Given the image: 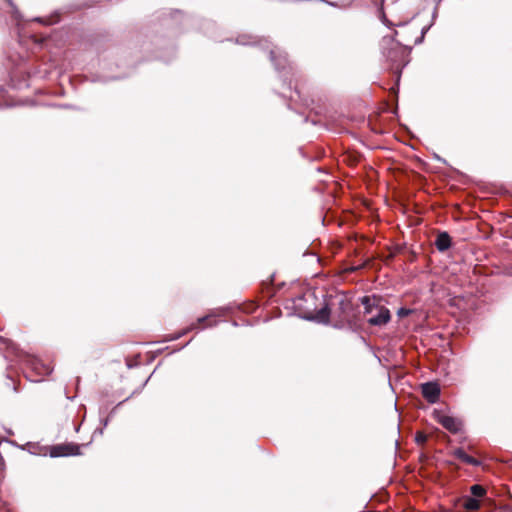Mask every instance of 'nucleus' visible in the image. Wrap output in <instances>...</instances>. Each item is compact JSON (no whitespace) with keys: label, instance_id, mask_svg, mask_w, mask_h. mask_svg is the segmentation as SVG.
I'll use <instances>...</instances> for the list:
<instances>
[{"label":"nucleus","instance_id":"nucleus-1","mask_svg":"<svg viewBox=\"0 0 512 512\" xmlns=\"http://www.w3.org/2000/svg\"><path fill=\"white\" fill-rule=\"evenodd\" d=\"M382 55L389 62V69L397 75L399 81L402 69L409 63V50L393 37H383L381 41Z\"/></svg>","mask_w":512,"mask_h":512},{"label":"nucleus","instance_id":"nucleus-2","mask_svg":"<svg viewBox=\"0 0 512 512\" xmlns=\"http://www.w3.org/2000/svg\"><path fill=\"white\" fill-rule=\"evenodd\" d=\"M361 304L364 307V315L369 316L367 323L370 326L382 327L391 320L390 310L380 304V299L376 296H363L360 299Z\"/></svg>","mask_w":512,"mask_h":512},{"label":"nucleus","instance_id":"nucleus-3","mask_svg":"<svg viewBox=\"0 0 512 512\" xmlns=\"http://www.w3.org/2000/svg\"><path fill=\"white\" fill-rule=\"evenodd\" d=\"M270 59L277 71H283L284 72V79L283 82L287 83V75L290 73L291 67L287 60V55L285 52L279 50V49H271L269 51Z\"/></svg>","mask_w":512,"mask_h":512},{"label":"nucleus","instance_id":"nucleus-4","mask_svg":"<svg viewBox=\"0 0 512 512\" xmlns=\"http://www.w3.org/2000/svg\"><path fill=\"white\" fill-rule=\"evenodd\" d=\"M434 419L451 433H458L461 430V421L455 417L444 414L440 410H434Z\"/></svg>","mask_w":512,"mask_h":512},{"label":"nucleus","instance_id":"nucleus-5","mask_svg":"<svg viewBox=\"0 0 512 512\" xmlns=\"http://www.w3.org/2000/svg\"><path fill=\"white\" fill-rule=\"evenodd\" d=\"M80 454V445L74 443L57 444L50 447L49 455L52 458L75 456Z\"/></svg>","mask_w":512,"mask_h":512},{"label":"nucleus","instance_id":"nucleus-6","mask_svg":"<svg viewBox=\"0 0 512 512\" xmlns=\"http://www.w3.org/2000/svg\"><path fill=\"white\" fill-rule=\"evenodd\" d=\"M423 397L431 404L438 402L440 397V386L436 382H426L421 385Z\"/></svg>","mask_w":512,"mask_h":512},{"label":"nucleus","instance_id":"nucleus-7","mask_svg":"<svg viewBox=\"0 0 512 512\" xmlns=\"http://www.w3.org/2000/svg\"><path fill=\"white\" fill-rule=\"evenodd\" d=\"M435 246L438 251L444 252L451 246V237L447 232H440L435 240Z\"/></svg>","mask_w":512,"mask_h":512},{"label":"nucleus","instance_id":"nucleus-8","mask_svg":"<svg viewBox=\"0 0 512 512\" xmlns=\"http://www.w3.org/2000/svg\"><path fill=\"white\" fill-rule=\"evenodd\" d=\"M454 456L467 463V464H470L472 466H479L481 464V462L477 459H475L474 457L468 455L462 448H457L455 451H454Z\"/></svg>","mask_w":512,"mask_h":512},{"label":"nucleus","instance_id":"nucleus-9","mask_svg":"<svg viewBox=\"0 0 512 512\" xmlns=\"http://www.w3.org/2000/svg\"><path fill=\"white\" fill-rule=\"evenodd\" d=\"M338 309L340 311L341 317L343 321H348L347 313L352 310L351 302L344 296H341L337 300Z\"/></svg>","mask_w":512,"mask_h":512},{"label":"nucleus","instance_id":"nucleus-10","mask_svg":"<svg viewBox=\"0 0 512 512\" xmlns=\"http://www.w3.org/2000/svg\"><path fill=\"white\" fill-rule=\"evenodd\" d=\"M310 319H313L317 321L318 323L322 324H328L330 320V308L328 305H325L321 309H319L315 316L311 317Z\"/></svg>","mask_w":512,"mask_h":512},{"label":"nucleus","instance_id":"nucleus-11","mask_svg":"<svg viewBox=\"0 0 512 512\" xmlns=\"http://www.w3.org/2000/svg\"><path fill=\"white\" fill-rule=\"evenodd\" d=\"M463 507L466 510H470V511L477 510L480 507L479 499L473 498L471 496H467L463 500Z\"/></svg>","mask_w":512,"mask_h":512},{"label":"nucleus","instance_id":"nucleus-12","mask_svg":"<svg viewBox=\"0 0 512 512\" xmlns=\"http://www.w3.org/2000/svg\"><path fill=\"white\" fill-rule=\"evenodd\" d=\"M470 491L472 494L471 497L476 498V499L484 496V494H485V489L481 485H478V484L473 485L471 487Z\"/></svg>","mask_w":512,"mask_h":512},{"label":"nucleus","instance_id":"nucleus-13","mask_svg":"<svg viewBox=\"0 0 512 512\" xmlns=\"http://www.w3.org/2000/svg\"><path fill=\"white\" fill-rule=\"evenodd\" d=\"M197 326L196 324H191L189 327H187L186 329L182 330L181 332L179 333H176L174 334L173 336H171L169 339H167L168 341H173V340H177L179 339L180 337L186 335L188 332L192 331V330H196Z\"/></svg>","mask_w":512,"mask_h":512},{"label":"nucleus","instance_id":"nucleus-14","mask_svg":"<svg viewBox=\"0 0 512 512\" xmlns=\"http://www.w3.org/2000/svg\"><path fill=\"white\" fill-rule=\"evenodd\" d=\"M415 441L418 444H424L427 441V435L422 432H418L415 436Z\"/></svg>","mask_w":512,"mask_h":512},{"label":"nucleus","instance_id":"nucleus-15","mask_svg":"<svg viewBox=\"0 0 512 512\" xmlns=\"http://www.w3.org/2000/svg\"><path fill=\"white\" fill-rule=\"evenodd\" d=\"M410 313H411V310L408 308H404V307L399 308L397 311V315L401 318L410 315Z\"/></svg>","mask_w":512,"mask_h":512},{"label":"nucleus","instance_id":"nucleus-16","mask_svg":"<svg viewBox=\"0 0 512 512\" xmlns=\"http://www.w3.org/2000/svg\"><path fill=\"white\" fill-rule=\"evenodd\" d=\"M250 38V36H240L239 38H237L236 42L241 45H248L251 43L250 41H248V39Z\"/></svg>","mask_w":512,"mask_h":512},{"label":"nucleus","instance_id":"nucleus-17","mask_svg":"<svg viewBox=\"0 0 512 512\" xmlns=\"http://www.w3.org/2000/svg\"><path fill=\"white\" fill-rule=\"evenodd\" d=\"M102 424H103V427L96 429L95 432H94L95 434L96 433H99L100 435L103 434L104 428L108 425V419L102 420Z\"/></svg>","mask_w":512,"mask_h":512},{"label":"nucleus","instance_id":"nucleus-18","mask_svg":"<svg viewBox=\"0 0 512 512\" xmlns=\"http://www.w3.org/2000/svg\"><path fill=\"white\" fill-rule=\"evenodd\" d=\"M209 317H210V316H209V315H207V316H203V317L198 318V319H197V322L195 323V324H196V326H198V325H199V324H201V323L206 322V321L209 319ZM198 328H199V327H197L196 329H198Z\"/></svg>","mask_w":512,"mask_h":512},{"label":"nucleus","instance_id":"nucleus-19","mask_svg":"<svg viewBox=\"0 0 512 512\" xmlns=\"http://www.w3.org/2000/svg\"><path fill=\"white\" fill-rule=\"evenodd\" d=\"M43 374H50L52 372V368L49 365L42 364Z\"/></svg>","mask_w":512,"mask_h":512},{"label":"nucleus","instance_id":"nucleus-20","mask_svg":"<svg viewBox=\"0 0 512 512\" xmlns=\"http://www.w3.org/2000/svg\"><path fill=\"white\" fill-rule=\"evenodd\" d=\"M432 25H433V22L430 25L423 27L421 30V35H423L425 37V34L428 32V30L431 28Z\"/></svg>","mask_w":512,"mask_h":512},{"label":"nucleus","instance_id":"nucleus-21","mask_svg":"<svg viewBox=\"0 0 512 512\" xmlns=\"http://www.w3.org/2000/svg\"><path fill=\"white\" fill-rule=\"evenodd\" d=\"M438 15V6H435L434 11L432 13V20L434 21Z\"/></svg>","mask_w":512,"mask_h":512},{"label":"nucleus","instance_id":"nucleus-22","mask_svg":"<svg viewBox=\"0 0 512 512\" xmlns=\"http://www.w3.org/2000/svg\"><path fill=\"white\" fill-rule=\"evenodd\" d=\"M424 40V36L423 35H420L418 38H416L415 40V44H420L422 43Z\"/></svg>","mask_w":512,"mask_h":512},{"label":"nucleus","instance_id":"nucleus-23","mask_svg":"<svg viewBox=\"0 0 512 512\" xmlns=\"http://www.w3.org/2000/svg\"><path fill=\"white\" fill-rule=\"evenodd\" d=\"M7 2L9 3V5H10L11 7H13V8H14V4H13L12 0H7Z\"/></svg>","mask_w":512,"mask_h":512},{"label":"nucleus","instance_id":"nucleus-24","mask_svg":"<svg viewBox=\"0 0 512 512\" xmlns=\"http://www.w3.org/2000/svg\"><path fill=\"white\" fill-rule=\"evenodd\" d=\"M35 20L38 21V22H42L43 21L42 18H36Z\"/></svg>","mask_w":512,"mask_h":512},{"label":"nucleus","instance_id":"nucleus-25","mask_svg":"<svg viewBox=\"0 0 512 512\" xmlns=\"http://www.w3.org/2000/svg\"><path fill=\"white\" fill-rule=\"evenodd\" d=\"M188 344H190V341H187V343L184 344V347H187Z\"/></svg>","mask_w":512,"mask_h":512},{"label":"nucleus","instance_id":"nucleus-26","mask_svg":"<svg viewBox=\"0 0 512 512\" xmlns=\"http://www.w3.org/2000/svg\"><path fill=\"white\" fill-rule=\"evenodd\" d=\"M188 344H190V341H187V343L184 344V347H187Z\"/></svg>","mask_w":512,"mask_h":512},{"label":"nucleus","instance_id":"nucleus-27","mask_svg":"<svg viewBox=\"0 0 512 512\" xmlns=\"http://www.w3.org/2000/svg\"><path fill=\"white\" fill-rule=\"evenodd\" d=\"M188 344H190V341H187V343L184 344V347H187Z\"/></svg>","mask_w":512,"mask_h":512},{"label":"nucleus","instance_id":"nucleus-28","mask_svg":"<svg viewBox=\"0 0 512 512\" xmlns=\"http://www.w3.org/2000/svg\"><path fill=\"white\" fill-rule=\"evenodd\" d=\"M440 1H441V0H437V4H436V6H438V5H439Z\"/></svg>","mask_w":512,"mask_h":512}]
</instances>
